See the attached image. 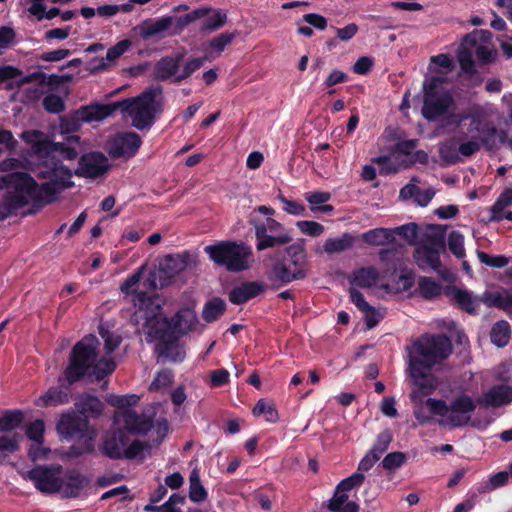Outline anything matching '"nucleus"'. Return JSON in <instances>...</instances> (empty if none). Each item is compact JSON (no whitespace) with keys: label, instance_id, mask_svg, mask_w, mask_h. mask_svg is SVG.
<instances>
[{"label":"nucleus","instance_id":"f257e3e1","mask_svg":"<svg viewBox=\"0 0 512 512\" xmlns=\"http://www.w3.org/2000/svg\"><path fill=\"white\" fill-rule=\"evenodd\" d=\"M98 338L88 334L78 341L72 348L68 365L58 378V385L50 387L44 394L35 400L37 407H56L70 402V386L84 378L102 380L114 372L116 363L112 359L98 360Z\"/></svg>","mask_w":512,"mask_h":512},{"label":"nucleus","instance_id":"f03ea898","mask_svg":"<svg viewBox=\"0 0 512 512\" xmlns=\"http://www.w3.org/2000/svg\"><path fill=\"white\" fill-rule=\"evenodd\" d=\"M68 143L53 142L45 140L38 143L37 150L46 152L44 160L37 162L32 172L40 180H46L39 184L43 193L47 197L57 201L58 195L74 186L72 181L73 172L62 163L64 160H74L77 158L78 150L71 146L72 142L79 143L80 137L72 135L67 138Z\"/></svg>","mask_w":512,"mask_h":512},{"label":"nucleus","instance_id":"7ed1b4c3","mask_svg":"<svg viewBox=\"0 0 512 512\" xmlns=\"http://www.w3.org/2000/svg\"><path fill=\"white\" fill-rule=\"evenodd\" d=\"M54 203L47 197L34 177L26 172L9 175V186L0 199V221L8 218L14 211L31 204L25 215H35L45 206Z\"/></svg>","mask_w":512,"mask_h":512},{"label":"nucleus","instance_id":"20e7f679","mask_svg":"<svg viewBox=\"0 0 512 512\" xmlns=\"http://www.w3.org/2000/svg\"><path fill=\"white\" fill-rule=\"evenodd\" d=\"M163 88L160 85L151 86L137 97L105 104L111 109V114L117 110L132 118V125L138 130L150 128L157 114L163 111Z\"/></svg>","mask_w":512,"mask_h":512},{"label":"nucleus","instance_id":"39448f33","mask_svg":"<svg viewBox=\"0 0 512 512\" xmlns=\"http://www.w3.org/2000/svg\"><path fill=\"white\" fill-rule=\"evenodd\" d=\"M260 214L267 215L266 219L251 216L249 224L254 227L257 251L269 248L285 246L292 242L293 238L282 223L272 218L275 210L272 207L260 205L256 208Z\"/></svg>","mask_w":512,"mask_h":512},{"label":"nucleus","instance_id":"423d86ee","mask_svg":"<svg viewBox=\"0 0 512 512\" xmlns=\"http://www.w3.org/2000/svg\"><path fill=\"white\" fill-rule=\"evenodd\" d=\"M445 76H432L423 83L422 116L428 121H437L449 115L455 106V99L451 92L444 87Z\"/></svg>","mask_w":512,"mask_h":512},{"label":"nucleus","instance_id":"0eeeda50","mask_svg":"<svg viewBox=\"0 0 512 512\" xmlns=\"http://www.w3.org/2000/svg\"><path fill=\"white\" fill-rule=\"evenodd\" d=\"M409 364L433 368L452 353V342L446 334L421 335L412 344Z\"/></svg>","mask_w":512,"mask_h":512},{"label":"nucleus","instance_id":"6e6552de","mask_svg":"<svg viewBox=\"0 0 512 512\" xmlns=\"http://www.w3.org/2000/svg\"><path fill=\"white\" fill-rule=\"evenodd\" d=\"M204 251L215 264L226 268L229 272L247 270L249 259L252 256L251 247L235 241H222L207 245Z\"/></svg>","mask_w":512,"mask_h":512},{"label":"nucleus","instance_id":"1a4fd4ad","mask_svg":"<svg viewBox=\"0 0 512 512\" xmlns=\"http://www.w3.org/2000/svg\"><path fill=\"white\" fill-rule=\"evenodd\" d=\"M143 329H150L151 333H160L161 330L171 332L180 339L181 336L191 331L196 323L195 314L189 310H180L172 318L153 313L145 316Z\"/></svg>","mask_w":512,"mask_h":512},{"label":"nucleus","instance_id":"9d476101","mask_svg":"<svg viewBox=\"0 0 512 512\" xmlns=\"http://www.w3.org/2000/svg\"><path fill=\"white\" fill-rule=\"evenodd\" d=\"M139 397L135 394L114 396L110 404L116 407L120 412L124 427L134 435H145L154 427V420L152 416L145 414H138L130 407L136 405Z\"/></svg>","mask_w":512,"mask_h":512},{"label":"nucleus","instance_id":"9b49d317","mask_svg":"<svg viewBox=\"0 0 512 512\" xmlns=\"http://www.w3.org/2000/svg\"><path fill=\"white\" fill-rule=\"evenodd\" d=\"M189 259V252L165 255L159 261L157 270L148 277V285L154 289L169 286L174 278L187 268Z\"/></svg>","mask_w":512,"mask_h":512},{"label":"nucleus","instance_id":"f8f14e48","mask_svg":"<svg viewBox=\"0 0 512 512\" xmlns=\"http://www.w3.org/2000/svg\"><path fill=\"white\" fill-rule=\"evenodd\" d=\"M108 107L105 104H90L60 117V133L71 134L77 132L82 123L98 122L107 118L111 115V109Z\"/></svg>","mask_w":512,"mask_h":512},{"label":"nucleus","instance_id":"ddd939ff","mask_svg":"<svg viewBox=\"0 0 512 512\" xmlns=\"http://www.w3.org/2000/svg\"><path fill=\"white\" fill-rule=\"evenodd\" d=\"M62 466H37L27 472L26 478L31 480L36 489L42 493L53 494L63 487L61 478Z\"/></svg>","mask_w":512,"mask_h":512},{"label":"nucleus","instance_id":"4468645a","mask_svg":"<svg viewBox=\"0 0 512 512\" xmlns=\"http://www.w3.org/2000/svg\"><path fill=\"white\" fill-rule=\"evenodd\" d=\"M146 341L152 343L157 341L155 350L159 357L168 359L174 363H181L185 359V350L179 344V338L173 336L171 332L161 330V333H151L150 329H144Z\"/></svg>","mask_w":512,"mask_h":512},{"label":"nucleus","instance_id":"2eb2a0df","mask_svg":"<svg viewBox=\"0 0 512 512\" xmlns=\"http://www.w3.org/2000/svg\"><path fill=\"white\" fill-rule=\"evenodd\" d=\"M111 165L108 158L100 151L84 153L78 160V167L74 171L78 177L96 179L106 174Z\"/></svg>","mask_w":512,"mask_h":512},{"label":"nucleus","instance_id":"dca6fc26","mask_svg":"<svg viewBox=\"0 0 512 512\" xmlns=\"http://www.w3.org/2000/svg\"><path fill=\"white\" fill-rule=\"evenodd\" d=\"M431 369L432 368L429 367L409 364L412 384L417 388V390H413L411 394L412 401L415 402L418 398L421 401V396H428L437 388L438 382L436 377L431 373Z\"/></svg>","mask_w":512,"mask_h":512},{"label":"nucleus","instance_id":"f3484780","mask_svg":"<svg viewBox=\"0 0 512 512\" xmlns=\"http://www.w3.org/2000/svg\"><path fill=\"white\" fill-rule=\"evenodd\" d=\"M142 145L141 137L134 131L118 134L110 144L109 154L113 158L134 157Z\"/></svg>","mask_w":512,"mask_h":512},{"label":"nucleus","instance_id":"a211bd4d","mask_svg":"<svg viewBox=\"0 0 512 512\" xmlns=\"http://www.w3.org/2000/svg\"><path fill=\"white\" fill-rule=\"evenodd\" d=\"M477 400H473L467 394L457 396L449 405V423L452 427H461L470 421V413L476 408Z\"/></svg>","mask_w":512,"mask_h":512},{"label":"nucleus","instance_id":"6ab92c4d","mask_svg":"<svg viewBox=\"0 0 512 512\" xmlns=\"http://www.w3.org/2000/svg\"><path fill=\"white\" fill-rule=\"evenodd\" d=\"M129 434L132 433L124 426L122 429L108 432L103 440L102 453L113 460L123 459L124 450L130 442Z\"/></svg>","mask_w":512,"mask_h":512},{"label":"nucleus","instance_id":"aec40b11","mask_svg":"<svg viewBox=\"0 0 512 512\" xmlns=\"http://www.w3.org/2000/svg\"><path fill=\"white\" fill-rule=\"evenodd\" d=\"M58 433L65 438H74L82 434H87L93 429L90 427L89 420L86 417L75 413H66L61 416L57 423Z\"/></svg>","mask_w":512,"mask_h":512},{"label":"nucleus","instance_id":"412c9836","mask_svg":"<svg viewBox=\"0 0 512 512\" xmlns=\"http://www.w3.org/2000/svg\"><path fill=\"white\" fill-rule=\"evenodd\" d=\"M266 289L267 285L263 281H244L229 291L228 299L234 305H243L264 293Z\"/></svg>","mask_w":512,"mask_h":512},{"label":"nucleus","instance_id":"4be33fe9","mask_svg":"<svg viewBox=\"0 0 512 512\" xmlns=\"http://www.w3.org/2000/svg\"><path fill=\"white\" fill-rule=\"evenodd\" d=\"M308 276L307 272L302 269L291 270L290 267L282 260H275L272 263L271 271L269 273V280L274 284L278 283L276 287L287 285L293 281L303 280Z\"/></svg>","mask_w":512,"mask_h":512},{"label":"nucleus","instance_id":"5701e85b","mask_svg":"<svg viewBox=\"0 0 512 512\" xmlns=\"http://www.w3.org/2000/svg\"><path fill=\"white\" fill-rule=\"evenodd\" d=\"M183 59V53L161 57L154 65V79L161 82L169 79L173 80L179 74L178 71Z\"/></svg>","mask_w":512,"mask_h":512},{"label":"nucleus","instance_id":"b1692460","mask_svg":"<svg viewBox=\"0 0 512 512\" xmlns=\"http://www.w3.org/2000/svg\"><path fill=\"white\" fill-rule=\"evenodd\" d=\"M512 402V387L505 384L492 386L482 396L477 398V403L485 407L498 408Z\"/></svg>","mask_w":512,"mask_h":512},{"label":"nucleus","instance_id":"393cba45","mask_svg":"<svg viewBox=\"0 0 512 512\" xmlns=\"http://www.w3.org/2000/svg\"><path fill=\"white\" fill-rule=\"evenodd\" d=\"M471 127L480 133L481 143L489 150L497 147L496 137L499 138L500 143H504L507 139L505 130H498L492 124H485L481 126V120L478 116L471 117Z\"/></svg>","mask_w":512,"mask_h":512},{"label":"nucleus","instance_id":"a878e982","mask_svg":"<svg viewBox=\"0 0 512 512\" xmlns=\"http://www.w3.org/2000/svg\"><path fill=\"white\" fill-rule=\"evenodd\" d=\"M62 481L64 495L68 498L78 497L83 489L89 486L91 482L88 476L80 473L76 469L68 470L62 478Z\"/></svg>","mask_w":512,"mask_h":512},{"label":"nucleus","instance_id":"bb28decb","mask_svg":"<svg viewBox=\"0 0 512 512\" xmlns=\"http://www.w3.org/2000/svg\"><path fill=\"white\" fill-rule=\"evenodd\" d=\"M444 294L453 298L461 310L471 315L477 314L478 299L472 292L449 285L445 287Z\"/></svg>","mask_w":512,"mask_h":512},{"label":"nucleus","instance_id":"cd10ccee","mask_svg":"<svg viewBox=\"0 0 512 512\" xmlns=\"http://www.w3.org/2000/svg\"><path fill=\"white\" fill-rule=\"evenodd\" d=\"M173 20L172 16H163L156 20L148 19L134 27L133 30L137 31L142 39L148 40L168 30L172 26Z\"/></svg>","mask_w":512,"mask_h":512},{"label":"nucleus","instance_id":"c85d7f7f","mask_svg":"<svg viewBox=\"0 0 512 512\" xmlns=\"http://www.w3.org/2000/svg\"><path fill=\"white\" fill-rule=\"evenodd\" d=\"M76 408L82 417L96 418L100 416L104 409L103 402L96 396L91 394H83L76 402Z\"/></svg>","mask_w":512,"mask_h":512},{"label":"nucleus","instance_id":"c756f323","mask_svg":"<svg viewBox=\"0 0 512 512\" xmlns=\"http://www.w3.org/2000/svg\"><path fill=\"white\" fill-rule=\"evenodd\" d=\"M479 301L488 307H495L504 311H511L512 290H504L503 293L499 291H485Z\"/></svg>","mask_w":512,"mask_h":512},{"label":"nucleus","instance_id":"7c9ffc66","mask_svg":"<svg viewBox=\"0 0 512 512\" xmlns=\"http://www.w3.org/2000/svg\"><path fill=\"white\" fill-rule=\"evenodd\" d=\"M414 259L417 266L425 271L427 269L438 270L441 266L440 254L436 250L419 246L414 251Z\"/></svg>","mask_w":512,"mask_h":512},{"label":"nucleus","instance_id":"2f4dec72","mask_svg":"<svg viewBox=\"0 0 512 512\" xmlns=\"http://www.w3.org/2000/svg\"><path fill=\"white\" fill-rule=\"evenodd\" d=\"M285 253L289 257L290 264L294 270L302 269L308 273V261L305 249V240L299 239L295 243L285 248Z\"/></svg>","mask_w":512,"mask_h":512},{"label":"nucleus","instance_id":"473e14b6","mask_svg":"<svg viewBox=\"0 0 512 512\" xmlns=\"http://www.w3.org/2000/svg\"><path fill=\"white\" fill-rule=\"evenodd\" d=\"M74 443L69 447L67 455L71 458H78L85 454H91L94 451L95 432L90 431L87 434L75 436Z\"/></svg>","mask_w":512,"mask_h":512},{"label":"nucleus","instance_id":"72a5a7b5","mask_svg":"<svg viewBox=\"0 0 512 512\" xmlns=\"http://www.w3.org/2000/svg\"><path fill=\"white\" fill-rule=\"evenodd\" d=\"M378 278V271L376 268L370 266L355 270L352 273L349 281L352 285L358 286L360 288H370L377 283Z\"/></svg>","mask_w":512,"mask_h":512},{"label":"nucleus","instance_id":"f704fd0d","mask_svg":"<svg viewBox=\"0 0 512 512\" xmlns=\"http://www.w3.org/2000/svg\"><path fill=\"white\" fill-rule=\"evenodd\" d=\"M361 237L366 244L373 246H383L394 241L393 231L388 228L370 229Z\"/></svg>","mask_w":512,"mask_h":512},{"label":"nucleus","instance_id":"c9c22d12","mask_svg":"<svg viewBox=\"0 0 512 512\" xmlns=\"http://www.w3.org/2000/svg\"><path fill=\"white\" fill-rule=\"evenodd\" d=\"M354 242L355 237L353 235L350 233H344L338 238H328L325 241L323 248L327 254L341 253L352 248Z\"/></svg>","mask_w":512,"mask_h":512},{"label":"nucleus","instance_id":"e433bc0d","mask_svg":"<svg viewBox=\"0 0 512 512\" xmlns=\"http://www.w3.org/2000/svg\"><path fill=\"white\" fill-rule=\"evenodd\" d=\"M511 336V328L507 321L500 320L497 321L491 329L490 339L493 344L497 347H505L510 340Z\"/></svg>","mask_w":512,"mask_h":512},{"label":"nucleus","instance_id":"4c0bfd02","mask_svg":"<svg viewBox=\"0 0 512 512\" xmlns=\"http://www.w3.org/2000/svg\"><path fill=\"white\" fill-rule=\"evenodd\" d=\"M226 311V303L221 298H213L203 308L202 318L205 322L211 323L218 320Z\"/></svg>","mask_w":512,"mask_h":512},{"label":"nucleus","instance_id":"58836bf2","mask_svg":"<svg viewBox=\"0 0 512 512\" xmlns=\"http://www.w3.org/2000/svg\"><path fill=\"white\" fill-rule=\"evenodd\" d=\"M442 290L441 284L431 277L423 276L418 280V291L424 299H435L442 294Z\"/></svg>","mask_w":512,"mask_h":512},{"label":"nucleus","instance_id":"ea45409f","mask_svg":"<svg viewBox=\"0 0 512 512\" xmlns=\"http://www.w3.org/2000/svg\"><path fill=\"white\" fill-rule=\"evenodd\" d=\"M24 421V413L21 410H6L0 417V432H11L20 427Z\"/></svg>","mask_w":512,"mask_h":512},{"label":"nucleus","instance_id":"a19ab883","mask_svg":"<svg viewBox=\"0 0 512 512\" xmlns=\"http://www.w3.org/2000/svg\"><path fill=\"white\" fill-rule=\"evenodd\" d=\"M20 137L25 143L31 146V150L33 154L37 157L38 162L44 160L46 152H39L37 150V145L38 143L50 139L46 137L42 131L36 129L26 130L21 133Z\"/></svg>","mask_w":512,"mask_h":512},{"label":"nucleus","instance_id":"79ce46f5","mask_svg":"<svg viewBox=\"0 0 512 512\" xmlns=\"http://www.w3.org/2000/svg\"><path fill=\"white\" fill-rule=\"evenodd\" d=\"M208 492L202 485L197 471H192L189 477V498L194 503H200L207 499Z\"/></svg>","mask_w":512,"mask_h":512},{"label":"nucleus","instance_id":"37998d69","mask_svg":"<svg viewBox=\"0 0 512 512\" xmlns=\"http://www.w3.org/2000/svg\"><path fill=\"white\" fill-rule=\"evenodd\" d=\"M457 59L461 68V71L468 75L470 78L478 75V71L475 69V63L473 59L472 51L467 47H459L457 53Z\"/></svg>","mask_w":512,"mask_h":512},{"label":"nucleus","instance_id":"c03bdc74","mask_svg":"<svg viewBox=\"0 0 512 512\" xmlns=\"http://www.w3.org/2000/svg\"><path fill=\"white\" fill-rule=\"evenodd\" d=\"M254 416L263 415L265 420L270 423H276L279 420V414L275 405L265 399H260L252 411Z\"/></svg>","mask_w":512,"mask_h":512},{"label":"nucleus","instance_id":"a18cd8bd","mask_svg":"<svg viewBox=\"0 0 512 512\" xmlns=\"http://www.w3.org/2000/svg\"><path fill=\"white\" fill-rule=\"evenodd\" d=\"M512 204V188H506L495 203L491 206L492 219L501 220L505 218L504 209Z\"/></svg>","mask_w":512,"mask_h":512},{"label":"nucleus","instance_id":"49530a36","mask_svg":"<svg viewBox=\"0 0 512 512\" xmlns=\"http://www.w3.org/2000/svg\"><path fill=\"white\" fill-rule=\"evenodd\" d=\"M206 60V57L189 58L184 64L181 72L172 80V82L179 84L182 81L188 79L190 76H192L193 73L203 67Z\"/></svg>","mask_w":512,"mask_h":512},{"label":"nucleus","instance_id":"de8ad7c7","mask_svg":"<svg viewBox=\"0 0 512 512\" xmlns=\"http://www.w3.org/2000/svg\"><path fill=\"white\" fill-rule=\"evenodd\" d=\"M448 248L450 252L459 259L465 256L464 236L460 231L453 230L450 232L448 236Z\"/></svg>","mask_w":512,"mask_h":512},{"label":"nucleus","instance_id":"09e8293b","mask_svg":"<svg viewBox=\"0 0 512 512\" xmlns=\"http://www.w3.org/2000/svg\"><path fill=\"white\" fill-rule=\"evenodd\" d=\"M227 23V14L221 10H217L213 15L206 18L202 24L201 30L204 32H213Z\"/></svg>","mask_w":512,"mask_h":512},{"label":"nucleus","instance_id":"8fccbe9b","mask_svg":"<svg viewBox=\"0 0 512 512\" xmlns=\"http://www.w3.org/2000/svg\"><path fill=\"white\" fill-rule=\"evenodd\" d=\"M237 35V31L221 33L209 41V47L213 51L220 54L228 45L233 42Z\"/></svg>","mask_w":512,"mask_h":512},{"label":"nucleus","instance_id":"3c124183","mask_svg":"<svg viewBox=\"0 0 512 512\" xmlns=\"http://www.w3.org/2000/svg\"><path fill=\"white\" fill-rule=\"evenodd\" d=\"M436 228L438 231L428 234L425 243L421 246L436 250L440 254L445 249V230L439 226H436Z\"/></svg>","mask_w":512,"mask_h":512},{"label":"nucleus","instance_id":"603ef678","mask_svg":"<svg viewBox=\"0 0 512 512\" xmlns=\"http://www.w3.org/2000/svg\"><path fill=\"white\" fill-rule=\"evenodd\" d=\"M477 257L482 264L492 268H503L509 263V258L505 255H489L484 251H477Z\"/></svg>","mask_w":512,"mask_h":512},{"label":"nucleus","instance_id":"864d4df0","mask_svg":"<svg viewBox=\"0 0 512 512\" xmlns=\"http://www.w3.org/2000/svg\"><path fill=\"white\" fill-rule=\"evenodd\" d=\"M43 108L53 114L61 113L65 110L64 100L57 94H48L42 100Z\"/></svg>","mask_w":512,"mask_h":512},{"label":"nucleus","instance_id":"5fc2aeb1","mask_svg":"<svg viewBox=\"0 0 512 512\" xmlns=\"http://www.w3.org/2000/svg\"><path fill=\"white\" fill-rule=\"evenodd\" d=\"M174 381V374L169 369H163L157 373L156 377L150 384L149 390L158 391L160 389L169 387Z\"/></svg>","mask_w":512,"mask_h":512},{"label":"nucleus","instance_id":"6e6d98bb","mask_svg":"<svg viewBox=\"0 0 512 512\" xmlns=\"http://www.w3.org/2000/svg\"><path fill=\"white\" fill-rule=\"evenodd\" d=\"M365 480V476L361 472H355L349 477L341 480L337 485V492H346L354 488L360 487Z\"/></svg>","mask_w":512,"mask_h":512},{"label":"nucleus","instance_id":"4d7b16f0","mask_svg":"<svg viewBox=\"0 0 512 512\" xmlns=\"http://www.w3.org/2000/svg\"><path fill=\"white\" fill-rule=\"evenodd\" d=\"M296 227L305 235L318 237L324 232V226L316 221L301 220L296 222Z\"/></svg>","mask_w":512,"mask_h":512},{"label":"nucleus","instance_id":"13d9d810","mask_svg":"<svg viewBox=\"0 0 512 512\" xmlns=\"http://www.w3.org/2000/svg\"><path fill=\"white\" fill-rule=\"evenodd\" d=\"M406 459L405 453L396 451L388 453L381 464L385 470L392 471L400 468L405 463Z\"/></svg>","mask_w":512,"mask_h":512},{"label":"nucleus","instance_id":"bf43d9fd","mask_svg":"<svg viewBox=\"0 0 512 512\" xmlns=\"http://www.w3.org/2000/svg\"><path fill=\"white\" fill-rule=\"evenodd\" d=\"M392 439L393 436L391 431L389 429H385L378 434L377 439L370 451L374 454L376 453L377 456L380 457L388 449Z\"/></svg>","mask_w":512,"mask_h":512},{"label":"nucleus","instance_id":"052dcab7","mask_svg":"<svg viewBox=\"0 0 512 512\" xmlns=\"http://www.w3.org/2000/svg\"><path fill=\"white\" fill-rule=\"evenodd\" d=\"M418 225L416 223H409L399 227H396L393 231V235L397 234L404 238L408 243L414 244L418 238Z\"/></svg>","mask_w":512,"mask_h":512},{"label":"nucleus","instance_id":"680f3d73","mask_svg":"<svg viewBox=\"0 0 512 512\" xmlns=\"http://www.w3.org/2000/svg\"><path fill=\"white\" fill-rule=\"evenodd\" d=\"M44 431V421L41 419H37L27 426L25 433L30 440H33L38 444H42Z\"/></svg>","mask_w":512,"mask_h":512},{"label":"nucleus","instance_id":"e2e57ef3","mask_svg":"<svg viewBox=\"0 0 512 512\" xmlns=\"http://www.w3.org/2000/svg\"><path fill=\"white\" fill-rule=\"evenodd\" d=\"M99 334L104 340V349L106 354L113 353L121 343L120 336L114 335L112 332L102 327L99 328Z\"/></svg>","mask_w":512,"mask_h":512},{"label":"nucleus","instance_id":"0e129e2a","mask_svg":"<svg viewBox=\"0 0 512 512\" xmlns=\"http://www.w3.org/2000/svg\"><path fill=\"white\" fill-rule=\"evenodd\" d=\"M278 200L283 204V210L294 216H302L305 213V206L297 201L290 200L283 194L277 196Z\"/></svg>","mask_w":512,"mask_h":512},{"label":"nucleus","instance_id":"69168bd1","mask_svg":"<svg viewBox=\"0 0 512 512\" xmlns=\"http://www.w3.org/2000/svg\"><path fill=\"white\" fill-rule=\"evenodd\" d=\"M132 41L130 39H123L110 47L106 53V59L110 62H114L119 59L130 47Z\"/></svg>","mask_w":512,"mask_h":512},{"label":"nucleus","instance_id":"338daca9","mask_svg":"<svg viewBox=\"0 0 512 512\" xmlns=\"http://www.w3.org/2000/svg\"><path fill=\"white\" fill-rule=\"evenodd\" d=\"M150 446L146 442H142L140 440H134L133 442H129L124 450L123 459H135L137 458L144 450L148 449Z\"/></svg>","mask_w":512,"mask_h":512},{"label":"nucleus","instance_id":"774afa93","mask_svg":"<svg viewBox=\"0 0 512 512\" xmlns=\"http://www.w3.org/2000/svg\"><path fill=\"white\" fill-rule=\"evenodd\" d=\"M426 405L431 415L446 416L450 412L449 405L444 400L428 398Z\"/></svg>","mask_w":512,"mask_h":512}]
</instances>
